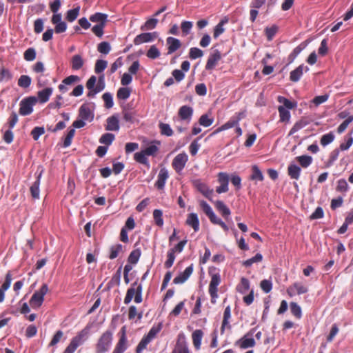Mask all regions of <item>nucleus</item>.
<instances>
[{
    "mask_svg": "<svg viewBox=\"0 0 353 353\" xmlns=\"http://www.w3.org/2000/svg\"><path fill=\"white\" fill-rule=\"evenodd\" d=\"M134 296L135 303H140L142 301V286L141 284L137 285V282L134 283L132 287L128 290L124 303L129 304Z\"/></svg>",
    "mask_w": 353,
    "mask_h": 353,
    "instance_id": "nucleus-1",
    "label": "nucleus"
},
{
    "mask_svg": "<svg viewBox=\"0 0 353 353\" xmlns=\"http://www.w3.org/2000/svg\"><path fill=\"white\" fill-rule=\"evenodd\" d=\"M89 333V330H82L77 336L74 337L69 345L65 348L63 353H74L77 348L85 341Z\"/></svg>",
    "mask_w": 353,
    "mask_h": 353,
    "instance_id": "nucleus-2",
    "label": "nucleus"
},
{
    "mask_svg": "<svg viewBox=\"0 0 353 353\" xmlns=\"http://www.w3.org/2000/svg\"><path fill=\"white\" fill-rule=\"evenodd\" d=\"M48 292L47 284H43L41 288L36 291L30 300V305L33 309L39 308L44 301V296Z\"/></svg>",
    "mask_w": 353,
    "mask_h": 353,
    "instance_id": "nucleus-3",
    "label": "nucleus"
},
{
    "mask_svg": "<svg viewBox=\"0 0 353 353\" xmlns=\"http://www.w3.org/2000/svg\"><path fill=\"white\" fill-rule=\"evenodd\" d=\"M112 341V333L110 331L105 332L99 338L96 347L97 353H104L107 352Z\"/></svg>",
    "mask_w": 353,
    "mask_h": 353,
    "instance_id": "nucleus-4",
    "label": "nucleus"
},
{
    "mask_svg": "<svg viewBox=\"0 0 353 353\" xmlns=\"http://www.w3.org/2000/svg\"><path fill=\"white\" fill-rule=\"evenodd\" d=\"M37 102L36 97H28L20 101L19 112L22 116H27L33 112V107Z\"/></svg>",
    "mask_w": 353,
    "mask_h": 353,
    "instance_id": "nucleus-5",
    "label": "nucleus"
},
{
    "mask_svg": "<svg viewBox=\"0 0 353 353\" xmlns=\"http://www.w3.org/2000/svg\"><path fill=\"white\" fill-rule=\"evenodd\" d=\"M254 332L255 328L250 330L247 334L236 342V345L241 349L253 347L256 344L253 338Z\"/></svg>",
    "mask_w": 353,
    "mask_h": 353,
    "instance_id": "nucleus-6",
    "label": "nucleus"
},
{
    "mask_svg": "<svg viewBox=\"0 0 353 353\" xmlns=\"http://www.w3.org/2000/svg\"><path fill=\"white\" fill-rule=\"evenodd\" d=\"M221 283V276L219 273H215L212 275L211 281L209 285V293L212 297V303L216 302V299L218 297V285Z\"/></svg>",
    "mask_w": 353,
    "mask_h": 353,
    "instance_id": "nucleus-7",
    "label": "nucleus"
},
{
    "mask_svg": "<svg viewBox=\"0 0 353 353\" xmlns=\"http://www.w3.org/2000/svg\"><path fill=\"white\" fill-rule=\"evenodd\" d=\"M188 160V157L185 153H180L174 158L172 165L179 173L184 168Z\"/></svg>",
    "mask_w": 353,
    "mask_h": 353,
    "instance_id": "nucleus-8",
    "label": "nucleus"
},
{
    "mask_svg": "<svg viewBox=\"0 0 353 353\" xmlns=\"http://www.w3.org/2000/svg\"><path fill=\"white\" fill-rule=\"evenodd\" d=\"M157 37V32L141 33L134 39L133 42L134 45L139 46L144 43L151 42Z\"/></svg>",
    "mask_w": 353,
    "mask_h": 353,
    "instance_id": "nucleus-9",
    "label": "nucleus"
},
{
    "mask_svg": "<svg viewBox=\"0 0 353 353\" xmlns=\"http://www.w3.org/2000/svg\"><path fill=\"white\" fill-rule=\"evenodd\" d=\"M218 181L220 185L216 188L217 193L221 194L228 191L229 176L225 172H219L218 174Z\"/></svg>",
    "mask_w": 353,
    "mask_h": 353,
    "instance_id": "nucleus-10",
    "label": "nucleus"
},
{
    "mask_svg": "<svg viewBox=\"0 0 353 353\" xmlns=\"http://www.w3.org/2000/svg\"><path fill=\"white\" fill-rule=\"evenodd\" d=\"M221 59V54L218 50H214L210 54L205 65L207 70H213Z\"/></svg>",
    "mask_w": 353,
    "mask_h": 353,
    "instance_id": "nucleus-11",
    "label": "nucleus"
},
{
    "mask_svg": "<svg viewBox=\"0 0 353 353\" xmlns=\"http://www.w3.org/2000/svg\"><path fill=\"white\" fill-rule=\"evenodd\" d=\"M307 288L301 283L296 282L289 286L287 289V293L292 297L296 294H302L307 292Z\"/></svg>",
    "mask_w": 353,
    "mask_h": 353,
    "instance_id": "nucleus-12",
    "label": "nucleus"
},
{
    "mask_svg": "<svg viewBox=\"0 0 353 353\" xmlns=\"http://www.w3.org/2000/svg\"><path fill=\"white\" fill-rule=\"evenodd\" d=\"M195 188L206 198L212 201V196L213 195V190L210 189L208 186L200 180H196L194 181Z\"/></svg>",
    "mask_w": 353,
    "mask_h": 353,
    "instance_id": "nucleus-13",
    "label": "nucleus"
},
{
    "mask_svg": "<svg viewBox=\"0 0 353 353\" xmlns=\"http://www.w3.org/2000/svg\"><path fill=\"white\" fill-rule=\"evenodd\" d=\"M80 81V77L77 75H70L65 78L62 83L59 85V89L62 92H65L68 90V85H71Z\"/></svg>",
    "mask_w": 353,
    "mask_h": 353,
    "instance_id": "nucleus-14",
    "label": "nucleus"
},
{
    "mask_svg": "<svg viewBox=\"0 0 353 353\" xmlns=\"http://www.w3.org/2000/svg\"><path fill=\"white\" fill-rule=\"evenodd\" d=\"M121 332L122 334L112 353H123L127 349V338L125 327H122Z\"/></svg>",
    "mask_w": 353,
    "mask_h": 353,
    "instance_id": "nucleus-15",
    "label": "nucleus"
},
{
    "mask_svg": "<svg viewBox=\"0 0 353 353\" xmlns=\"http://www.w3.org/2000/svg\"><path fill=\"white\" fill-rule=\"evenodd\" d=\"M166 43L168 45V54L174 53L181 46V43L179 39L172 37L167 38Z\"/></svg>",
    "mask_w": 353,
    "mask_h": 353,
    "instance_id": "nucleus-16",
    "label": "nucleus"
},
{
    "mask_svg": "<svg viewBox=\"0 0 353 353\" xmlns=\"http://www.w3.org/2000/svg\"><path fill=\"white\" fill-rule=\"evenodd\" d=\"M192 272L193 268L192 265L187 267L183 272L174 279L173 283L174 284L183 283L190 276Z\"/></svg>",
    "mask_w": 353,
    "mask_h": 353,
    "instance_id": "nucleus-17",
    "label": "nucleus"
},
{
    "mask_svg": "<svg viewBox=\"0 0 353 353\" xmlns=\"http://www.w3.org/2000/svg\"><path fill=\"white\" fill-rule=\"evenodd\" d=\"M178 114L181 120L190 122L193 114V109L188 105H183L179 108Z\"/></svg>",
    "mask_w": 353,
    "mask_h": 353,
    "instance_id": "nucleus-18",
    "label": "nucleus"
},
{
    "mask_svg": "<svg viewBox=\"0 0 353 353\" xmlns=\"http://www.w3.org/2000/svg\"><path fill=\"white\" fill-rule=\"evenodd\" d=\"M79 118L86 121H92L94 119V114L87 105H82L79 111Z\"/></svg>",
    "mask_w": 353,
    "mask_h": 353,
    "instance_id": "nucleus-19",
    "label": "nucleus"
},
{
    "mask_svg": "<svg viewBox=\"0 0 353 353\" xmlns=\"http://www.w3.org/2000/svg\"><path fill=\"white\" fill-rule=\"evenodd\" d=\"M169 174L166 168H161L158 174V179L156 181L155 185L158 189H163L165 186V182L168 179Z\"/></svg>",
    "mask_w": 353,
    "mask_h": 353,
    "instance_id": "nucleus-20",
    "label": "nucleus"
},
{
    "mask_svg": "<svg viewBox=\"0 0 353 353\" xmlns=\"http://www.w3.org/2000/svg\"><path fill=\"white\" fill-rule=\"evenodd\" d=\"M304 69L306 72L309 70V68L307 66L304 67L303 65H299L295 70H292L290 75V81L293 82L299 81L303 75Z\"/></svg>",
    "mask_w": 353,
    "mask_h": 353,
    "instance_id": "nucleus-21",
    "label": "nucleus"
},
{
    "mask_svg": "<svg viewBox=\"0 0 353 353\" xmlns=\"http://www.w3.org/2000/svg\"><path fill=\"white\" fill-rule=\"evenodd\" d=\"M119 122L117 116H111L107 119L105 130L109 131H119Z\"/></svg>",
    "mask_w": 353,
    "mask_h": 353,
    "instance_id": "nucleus-22",
    "label": "nucleus"
},
{
    "mask_svg": "<svg viewBox=\"0 0 353 353\" xmlns=\"http://www.w3.org/2000/svg\"><path fill=\"white\" fill-rule=\"evenodd\" d=\"M11 282L12 275L10 272H8L6 276L5 281L0 288V303L4 301L5 292L10 287Z\"/></svg>",
    "mask_w": 353,
    "mask_h": 353,
    "instance_id": "nucleus-23",
    "label": "nucleus"
},
{
    "mask_svg": "<svg viewBox=\"0 0 353 353\" xmlns=\"http://www.w3.org/2000/svg\"><path fill=\"white\" fill-rule=\"evenodd\" d=\"M185 223L189 226H191L195 232L199 230V220L196 213L189 214Z\"/></svg>",
    "mask_w": 353,
    "mask_h": 353,
    "instance_id": "nucleus-24",
    "label": "nucleus"
},
{
    "mask_svg": "<svg viewBox=\"0 0 353 353\" xmlns=\"http://www.w3.org/2000/svg\"><path fill=\"white\" fill-rule=\"evenodd\" d=\"M53 89L52 88H46L42 90H40L37 93V101L40 103H44L49 100L50 97L52 94Z\"/></svg>",
    "mask_w": 353,
    "mask_h": 353,
    "instance_id": "nucleus-25",
    "label": "nucleus"
},
{
    "mask_svg": "<svg viewBox=\"0 0 353 353\" xmlns=\"http://www.w3.org/2000/svg\"><path fill=\"white\" fill-rule=\"evenodd\" d=\"M216 210L222 214V216L227 219L231 214L230 209L221 201H216L214 203Z\"/></svg>",
    "mask_w": 353,
    "mask_h": 353,
    "instance_id": "nucleus-26",
    "label": "nucleus"
},
{
    "mask_svg": "<svg viewBox=\"0 0 353 353\" xmlns=\"http://www.w3.org/2000/svg\"><path fill=\"white\" fill-rule=\"evenodd\" d=\"M301 170L296 164L291 163L288 168V174L292 179L298 180L300 177Z\"/></svg>",
    "mask_w": 353,
    "mask_h": 353,
    "instance_id": "nucleus-27",
    "label": "nucleus"
},
{
    "mask_svg": "<svg viewBox=\"0 0 353 353\" xmlns=\"http://www.w3.org/2000/svg\"><path fill=\"white\" fill-rule=\"evenodd\" d=\"M41 173H40L37 178V180L30 187L31 195L34 199L39 198V185Z\"/></svg>",
    "mask_w": 353,
    "mask_h": 353,
    "instance_id": "nucleus-28",
    "label": "nucleus"
},
{
    "mask_svg": "<svg viewBox=\"0 0 353 353\" xmlns=\"http://www.w3.org/2000/svg\"><path fill=\"white\" fill-rule=\"evenodd\" d=\"M203 332L201 330H196L192 334L194 346L196 350L200 349Z\"/></svg>",
    "mask_w": 353,
    "mask_h": 353,
    "instance_id": "nucleus-29",
    "label": "nucleus"
},
{
    "mask_svg": "<svg viewBox=\"0 0 353 353\" xmlns=\"http://www.w3.org/2000/svg\"><path fill=\"white\" fill-rule=\"evenodd\" d=\"M84 61L79 54H75L72 57L71 60V67L72 70H78L82 68Z\"/></svg>",
    "mask_w": 353,
    "mask_h": 353,
    "instance_id": "nucleus-30",
    "label": "nucleus"
},
{
    "mask_svg": "<svg viewBox=\"0 0 353 353\" xmlns=\"http://www.w3.org/2000/svg\"><path fill=\"white\" fill-rule=\"evenodd\" d=\"M278 110L279 112L280 121L289 123L290 119V111L282 105L278 108Z\"/></svg>",
    "mask_w": 353,
    "mask_h": 353,
    "instance_id": "nucleus-31",
    "label": "nucleus"
},
{
    "mask_svg": "<svg viewBox=\"0 0 353 353\" xmlns=\"http://www.w3.org/2000/svg\"><path fill=\"white\" fill-rule=\"evenodd\" d=\"M228 23V19H222L214 28L213 37L214 39L218 38L225 31L223 26Z\"/></svg>",
    "mask_w": 353,
    "mask_h": 353,
    "instance_id": "nucleus-32",
    "label": "nucleus"
},
{
    "mask_svg": "<svg viewBox=\"0 0 353 353\" xmlns=\"http://www.w3.org/2000/svg\"><path fill=\"white\" fill-rule=\"evenodd\" d=\"M107 17H108V15L105 14H103L101 12H97L94 14H92V16H90V20L92 22L105 24L106 21H107Z\"/></svg>",
    "mask_w": 353,
    "mask_h": 353,
    "instance_id": "nucleus-33",
    "label": "nucleus"
},
{
    "mask_svg": "<svg viewBox=\"0 0 353 353\" xmlns=\"http://www.w3.org/2000/svg\"><path fill=\"white\" fill-rule=\"evenodd\" d=\"M123 252V245L121 244H116L114 245H112L110 248V253L109 255V258L110 259H114L119 256V253Z\"/></svg>",
    "mask_w": 353,
    "mask_h": 353,
    "instance_id": "nucleus-34",
    "label": "nucleus"
},
{
    "mask_svg": "<svg viewBox=\"0 0 353 353\" xmlns=\"http://www.w3.org/2000/svg\"><path fill=\"white\" fill-rule=\"evenodd\" d=\"M296 161L300 165L304 168H307L312 162V158L310 156L302 155L296 158Z\"/></svg>",
    "mask_w": 353,
    "mask_h": 353,
    "instance_id": "nucleus-35",
    "label": "nucleus"
},
{
    "mask_svg": "<svg viewBox=\"0 0 353 353\" xmlns=\"http://www.w3.org/2000/svg\"><path fill=\"white\" fill-rule=\"evenodd\" d=\"M159 128L161 134L163 135L170 137L173 134V130H172L170 125L168 123L161 122L159 124Z\"/></svg>",
    "mask_w": 353,
    "mask_h": 353,
    "instance_id": "nucleus-36",
    "label": "nucleus"
},
{
    "mask_svg": "<svg viewBox=\"0 0 353 353\" xmlns=\"http://www.w3.org/2000/svg\"><path fill=\"white\" fill-rule=\"evenodd\" d=\"M152 341V340L150 338H148L147 335L144 336L137 347V353H142V351L146 348L147 345Z\"/></svg>",
    "mask_w": 353,
    "mask_h": 353,
    "instance_id": "nucleus-37",
    "label": "nucleus"
},
{
    "mask_svg": "<svg viewBox=\"0 0 353 353\" xmlns=\"http://www.w3.org/2000/svg\"><path fill=\"white\" fill-rule=\"evenodd\" d=\"M252 174L250 176V179L252 180H256L260 181H262L263 180V175L257 165H253L252 168Z\"/></svg>",
    "mask_w": 353,
    "mask_h": 353,
    "instance_id": "nucleus-38",
    "label": "nucleus"
},
{
    "mask_svg": "<svg viewBox=\"0 0 353 353\" xmlns=\"http://www.w3.org/2000/svg\"><path fill=\"white\" fill-rule=\"evenodd\" d=\"M79 10H80L79 7H77L74 9L69 10L66 13V17H65L66 19L69 22L74 21L77 18V17L79 14Z\"/></svg>",
    "mask_w": 353,
    "mask_h": 353,
    "instance_id": "nucleus-39",
    "label": "nucleus"
},
{
    "mask_svg": "<svg viewBox=\"0 0 353 353\" xmlns=\"http://www.w3.org/2000/svg\"><path fill=\"white\" fill-rule=\"evenodd\" d=\"M158 23V19L155 18H151L145 21L144 25L141 26V30H152L154 29Z\"/></svg>",
    "mask_w": 353,
    "mask_h": 353,
    "instance_id": "nucleus-40",
    "label": "nucleus"
},
{
    "mask_svg": "<svg viewBox=\"0 0 353 353\" xmlns=\"http://www.w3.org/2000/svg\"><path fill=\"white\" fill-rule=\"evenodd\" d=\"M31 78L28 75H21L18 80V85L23 88H28L31 84Z\"/></svg>",
    "mask_w": 353,
    "mask_h": 353,
    "instance_id": "nucleus-41",
    "label": "nucleus"
},
{
    "mask_svg": "<svg viewBox=\"0 0 353 353\" xmlns=\"http://www.w3.org/2000/svg\"><path fill=\"white\" fill-rule=\"evenodd\" d=\"M12 78V75L9 70L2 67L0 69V82L8 81Z\"/></svg>",
    "mask_w": 353,
    "mask_h": 353,
    "instance_id": "nucleus-42",
    "label": "nucleus"
},
{
    "mask_svg": "<svg viewBox=\"0 0 353 353\" xmlns=\"http://www.w3.org/2000/svg\"><path fill=\"white\" fill-rule=\"evenodd\" d=\"M114 135L112 133H105L103 134L100 139H99V142L102 144H105V145H110L112 141L114 140Z\"/></svg>",
    "mask_w": 353,
    "mask_h": 353,
    "instance_id": "nucleus-43",
    "label": "nucleus"
},
{
    "mask_svg": "<svg viewBox=\"0 0 353 353\" xmlns=\"http://www.w3.org/2000/svg\"><path fill=\"white\" fill-rule=\"evenodd\" d=\"M263 259V256L260 253H257L254 256L243 261V264L245 267H250L254 263L261 262Z\"/></svg>",
    "mask_w": 353,
    "mask_h": 353,
    "instance_id": "nucleus-44",
    "label": "nucleus"
},
{
    "mask_svg": "<svg viewBox=\"0 0 353 353\" xmlns=\"http://www.w3.org/2000/svg\"><path fill=\"white\" fill-rule=\"evenodd\" d=\"M334 134L332 132L323 134L321 137L320 143L323 146L325 147L327 145L331 143L334 141Z\"/></svg>",
    "mask_w": 353,
    "mask_h": 353,
    "instance_id": "nucleus-45",
    "label": "nucleus"
},
{
    "mask_svg": "<svg viewBox=\"0 0 353 353\" xmlns=\"http://www.w3.org/2000/svg\"><path fill=\"white\" fill-rule=\"evenodd\" d=\"M131 90L129 88H121L117 91V97L119 99L125 100L129 98Z\"/></svg>",
    "mask_w": 353,
    "mask_h": 353,
    "instance_id": "nucleus-46",
    "label": "nucleus"
},
{
    "mask_svg": "<svg viewBox=\"0 0 353 353\" xmlns=\"http://www.w3.org/2000/svg\"><path fill=\"white\" fill-rule=\"evenodd\" d=\"M160 54V51L154 45L150 46L146 54L147 57L152 59H155L159 57Z\"/></svg>",
    "mask_w": 353,
    "mask_h": 353,
    "instance_id": "nucleus-47",
    "label": "nucleus"
},
{
    "mask_svg": "<svg viewBox=\"0 0 353 353\" xmlns=\"http://www.w3.org/2000/svg\"><path fill=\"white\" fill-rule=\"evenodd\" d=\"M203 56V52L198 48H191L189 52V57L191 59H196Z\"/></svg>",
    "mask_w": 353,
    "mask_h": 353,
    "instance_id": "nucleus-48",
    "label": "nucleus"
},
{
    "mask_svg": "<svg viewBox=\"0 0 353 353\" xmlns=\"http://www.w3.org/2000/svg\"><path fill=\"white\" fill-rule=\"evenodd\" d=\"M140 256L141 251L139 250H134L132 251L128 259V263L132 264H136L138 262Z\"/></svg>",
    "mask_w": 353,
    "mask_h": 353,
    "instance_id": "nucleus-49",
    "label": "nucleus"
},
{
    "mask_svg": "<svg viewBox=\"0 0 353 353\" xmlns=\"http://www.w3.org/2000/svg\"><path fill=\"white\" fill-rule=\"evenodd\" d=\"M290 311L292 314L297 319H300L301 317V308L296 303H290Z\"/></svg>",
    "mask_w": 353,
    "mask_h": 353,
    "instance_id": "nucleus-50",
    "label": "nucleus"
},
{
    "mask_svg": "<svg viewBox=\"0 0 353 353\" xmlns=\"http://www.w3.org/2000/svg\"><path fill=\"white\" fill-rule=\"evenodd\" d=\"M238 290L241 293H245L250 288V282L248 279L246 278H241V283L238 285Z\"/></svg>",
    "mask_w": 353,
    "mask_h": 353,
    "instance_id": "nucleus-51",
    "label": "nucleus"
},
{
    "mask_svg": "<svg viewBox=\"0 0 353 353\" xmlns=\"http://www.w3.org/2000/svg\"><path fill=\"white\" fill-rule=\"evenodd\" d=\"M199 122L201 125L209 127L213 123L214 119L212 118H210L208 115L205 114L201 116Z\"/></svg>",
    "mask_w": 353,
    "mask_h": 353,
    "instance_id": "nucleus-52",
    "label": "nucleus"
},
{
    "mask_svg": "<svg viewBox=\"0 0 353 353\" xmlns=\"http://www.w3.org/2000/svg\"><path fill=\"white\" fill-rule=\"evenodd\" d=\"M278 30V27L275 25L271 27H267L265 29V35L268 41H271Z\"/></svg>",
    "mask_w": 353,
    "mask_h": 353,
    "instance_id": "nucleus-53",
    "label": "nucleus"
},
{
    "mask_svg": "<svg viewBox=\"0 0 353 353\" xmlns=\"http://www.w3.org/2000/svg\"><path fill=\"white\" fill-rule=\"evenodd\" d=\"M163 212L161 210L156 209L153 212V217L155 221V223L159 226H162L163 225V220L162 219Z\"/></svg>",
    "mask_w": 353,
    "mask_h": 353,
    "instance_id": "nucleus-54",
    "label": "nucleus"
},
{
    "mask_svg": "<svg viewBox=\"0 0 353 353\" xmlns=\"http://www.w3.org/2000/svg\"><path fill=\"white\" fill-rule=\"evenodd\" d=\"M97 50L100 53L107 54L111 50V46L108 42L103 41L98 45Z\"/></svg>",
    "mask_w": 353,
    "mask_h": 353,
    "instance_id": "nucleus-55",
    "label": "nucleus"
},
{
    "mask_svg": "<svg viewBox=\"0 0 353 353\" xmlns=\"http://www.w3.org/2000/svg\"><path fill=\"white\" fill-rule=\"evenodd\" d=\"M278 101L281 103L283 104V107H285L286 109H293L294 107H296V104L295 103L291 102L290 100L287 99L286 98L279 96L278 97Z\"/></svg>",
    "mask_w": 353,
    "mask_h": 353,
    "instance_id": "nucleus-56",
    "label": "nucleus"
},
{
    "mask_svg": "<svg viewBox=\"0 0 353 353\" xmlns=\"http://www.w3.org/2000/svg\"><path fill=\"white\" fill-rule=\"evenodd\" d=\"M23 57L25 60L32 61L36 58V50L32 48H30L25 51Z\"/></svg>",
    "mask_w": 353,
    "mask_h": 353,
    "instance_id": "nucleus-57",
    "label": "nucleus"
},
{
    "mask_svg": "<svg viewBox=\"0 0 353 353\" xmlns=\"http://www.w3.org/2000/svg\"><path fill=\"white\" fill-rule=\"evenodd\" d=\"M148 156L144 150L141 151L140 152H137L134 155V159L141 163L146 164L148 162V159L146 157Z\"/></svg>",
    "mask_w": 353,
    "mask_h": 353,
    "instance_id": "nucleus-58",
    "label": "nucleus"
},
{
    "mask_svg": "<svg viewBox=\"0 0 353 353\" xmlns=\"http://www.w3.org/2000/svg\"><path fill=\"white\" fill-rule=\"evenodd\" d=\"M306 125V123L302 120L298 121L294 123L293 127L291 128L289 136L294 134L296 132H298L299 130L303 128Z\"/></svg>",
    "mask_w": 353,
    "mask_h": 353,
    "instance_id": "nucleus-59",
    "label": "nucleus"
},
{
    "mask_svg": "<svg viewBox=\"0 0 353 353\" xmlns=\"http://www.w3.org/2000/svg\"><path fill=\"white\" fill-rule=\"evenodd\" d=\"M105 24L97 23L92 28V32L98 37H101L103 34V29Z\"/></svg>",
    "mask_w": 353,
    "mask_h": 353,
    "instance_id": "nucleus-60",
    "label": "nucleus"
},
{
    "mask_svg": "<svg viewBox=\"0 0 353 353\" xmlns=\"http://www.w3.org/2000/svg\"><path fill=\"white\" fill-rule=\"evenodd\" d=\"M108 62L105 60H97L95 63L94 71L96 73L102 72L107 67Z\"/></svg>",
    "mask_w": 353,
    "mask_h": 353,
    "instance_id": "nucleus-61",
    "label": "nucleus"
},
{
    "mask_svg": "<svg viewBox=\"0 0 353 353\" xmlns=\"http://www.w3.org/2000/svg\"><path fill=\"white\" fill-rule=\"evenodd\" d=\"M348 188L349 186L347 181L345 179H342L338 181L336 190V191L340 192H345L347 191Z\"/></svg>",
    "mask_w": 353,
    "mask_h": 353,
    "instance_id": "nucleus-62",
    "label": "nucleus"
},
{
    "mask_svg": "<svg viewBox=\"0 0 353 353\" xmlns=\"http://www.w3.org/2000/svg\"><path fill=\"white\" fill-rule=\"evenodd\" d=\"M103 100L105 102V106L107 108H111L113 106V99L112 96L109 92H105L102 96Z\"/></svg>",
    "mask_w": 353,
    "mask_h": 353,
    "instance_id": "nucleus-63",
    "label": "nucleus"
},
{
    "mask_svg": "<svg viewBox=\"0 0 353 353\" xmlns=\"http://www.w3.org/2000/svg\"><path fill=\"white\" fill-rule=\"evenodd\" d=\"M260 286L265 293H268L272 290V283L270 280L264 279L261 281Z\"/></svg>",
    "mask_w": 353,
    "mask_h": 353,
    "instance_id": "nucleus-64",
    "label": "nucleus"
}]
</instances>
